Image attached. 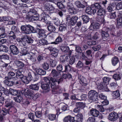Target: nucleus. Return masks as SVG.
Here are the masks:
<instances>
[{
  "label": "nucleus",
  "mask_w": 122,
  "mask_h": 122,
  "mask_svg": "<svg viewBox=\"0 0 122 122\" xmlns=\"http://www.w3.org/2000/svg\"><path fill=\"white\" fill-rule=\"evenodd\" d=\"M83 66V64L81 61H79L76 65V67L78 68H82Z\"/></svg>",
  "instance_id": "nucleus-62"
},
{
  "label": "nucleus",
  "mask_w": 122,
  "mask_h": 122,
  "mask_svg": "<svg viewBox=\"0 0 122 122\" xmlns=\"http://www.w3.org/2000/svg\"><path fill=\"white\" fill-rule=\"evenodd\" d=\"M5 80L3 81L4 84L9 86H13L14 84V81H10V78L8 76H5Z\"/></svg>",
  "instance_id": "nucleus-12"
},
{
  "label": "nucleus",
  "mask_w": 122,
  "mask_h": 122,
  "mask_svg": "<svg viewBox=\"0 0 122 122\" xmlns=\"http://www.w3.org/2000/svg\"><path fill=\"white\" fill-rule=\"evenodd\" d=\"M92 11H93V14L96 13L97 15L100 16H104L106 13V11L103 8L98 9L97 10L96 9H93Z\"/></svg>",
  "instance_id": "nucleus-5"
},
{
  "label": "nucleus",
  "mask_w": 122,
  "mask_h": 122,
  "mask_svg": "<svg viewBox=\"0 0 122 122\" xmlns=\"http://www.w3.org/2000/svg\"><path fill=\"white\" fill-rule=\"evenodd\" d=\"M10 49L11 53L14 55H17L19 53L18 48L15 45H10Z\"/></svg>",
  "instance_id": "nucleus-7"
},
{
  "label": "nucleus",
  "mask_w": 122,
  "mask_h": 122,
  "mask_svg": "<svg viewBox=\"0 0 122 122\" xmlns=\"http://www.w3.org/2000/svg\"><path fill=\"white\" fill-rule=\"evenodd\" d=\"M68 59V57L66 55L61 56L60 58L61 61L63 62H65Z\"/></svg>",
  "instance_id": "nucleus-39"
},
{
  "label": "nucleus",
  "mask_w": 122,
  "mask_h": 122,
  "mask_svg": "<svg viewBox=\"0 0 122 122\" xmlns=\"http://www.w3.org/2000/svg\"><path fill=\"white\" fill-rule=\"evenodd\" d=\"M7 92L8 94L9 92L13 96H16L19 94V93H21L20 91L16 89H14L11 88H10L9 90Z\"/></svg>",
  "instance_id": "nucleus-15"
},
{
  "label": "nucleus",
  "mask_w": 122,
  "mask_h": 122,
  "mask_svg": "<svg viewBox=\"0 0 122 122\" xmlns=\"http://www.w3.org/2000/svg\"><path fill=\"white\" fill-rule=\"evenodd\" d=\"M101 31H98L97 32L94 34L93 36V38L94 39H97L100 37V35L101 34Z\"/></svg>",
  "instance_id": "nucleus-42"
},
{
  "label": "nucleus",
  "mask_w": 122,
  "mask_h": 122,
  "mask_svg": "<svg viewBox=\"0 0 122 122\" xmlns=\"http://www.w3.org/2000/svg\"><path fill=\"white\" fill-rule=\"evenodd\" d=\"M76 51L78 53H81L82 52V50L81 48L79 46L77 45H76L75 46Z\"/></svg>",
  "instance_id": "nucleus-55"
},
{
  "label": "nucleus",
  "mask_w": 122,
  "mask_h": 122,
  "mask_svg": "<svg viewBox=\"0 0 122 122\" xmlns=\"http://www.w3.org/2000/svg\"><path fill=\"white\" fill-rule=\"evenodd\" d=\"M87 44L89 46H92L96 45V43L95 41H87Z\"/></svg>",
  "instance_id": "nucleus-59"
},
{
  "label": "nucleus",
  "mask_w": 122,
  "mask_h": 122,
  "mask_svg": "<svg viewBox=\"0 0 122 122\" xmlns=\"http://www.w3.org/2000/svg\"><path fill=\"white\" fill-rule=\"evenodd\" d=\"M75 5L78 8H84L85 7V6L82 4L78 1H76L75 3Z\"/></svg>",
  "instance_id": "nucleus-32"
},
{
  "label": "nucleus",
  "mask_w": 122,
  "mask_h": 122,
  "mask_svg": "<svg viewBox=\"0 0 122 122\" xmlns=\"http://www.w3.org/2000/svg\"><path fill=\"white\" fill-rule=\"evenodd\" d=\"M21 80L25 84H27L29 82V81L27 79V77L25 76H23Z\"/></svg>",
  "instance_id": "nucleus-48"
},
{
  "label": "nucleus",
  "mask_w": 122,
  "mask_h": 122,
  "mask_svg": "<svg viewBox=\"0 0 122 122\" xmlns=\"http://www.w3.org/2000/svg\"><path fill=\"white\" fill-rule=\"evenodd\" d=\"M92 10L91 8L90 7H88L85 10V12L86 13L90 15H91L92 14H93V11L92 10Z\"/></svg>",
  "instance_id": "nucleus-43"
},
{
  "label": "nucleus",
  "mask_w": 122,
  "mask_h": 122,
  "mask_svg": "<svg viewBox=\"0 0 122 122\" xmlns=\"http://www.w3.org/2000/svg\"><path fill=\"white\" fill-rule=\"evenodd\" d=\"M28 53V51L27 48L25 47H24L22 49L21 53L23 56L25 55Z\"/></svg>",
  "instance_id": "nucleus-40"
},
{
  "label": "nucleus",
  "mask_w": 122,
  "mask_h": 122,
  "mask_svg": "<svg viewBox=\"0 0 122 122\" xmlns=\"http://www.w3.org/2000/svg\"><path fill=\"white\" fill-rule=\"evenodd\" d=\"M116 26L118 28H121L122 27V16L117 19Z\"/></svg>",
  "instance_id": "nucleus-24"
},
{
  "label": "nucleus",
  "mask_w": 122,
  "mask_h": 122,
  "mask_svg": "<svg viewBox=\"0 0 122 122\" xmlns=\"http://www.w3.org/2000/svg\"><path fill=\"white\" fill-rule=\"evenodd\" d=\"M56 5H57L58 7L60 9L64 8L65 7L64 5L61 3L59 2H57V4L55 3Z\"/></svg>",
  "instance_id": "nucleus-64"
},
{
  "label": "nucleus",
  "mask_w": 122,
  "mask_h": 122,
  "mask_svg": "<svg viewBox=\"0 0 122 122\" xmlns=\"http://www.w3.org/2000/svg\"><path fill=\"white\" fill-rule=\"evenodd\" d=\"M35 114L36 117L40 118L41 117L42 113L41 111H38L35 112Z\"/></svg>",
  "instance_id": "nucleus-61"
},
{
  "label": "nucleus",
  "mask_w": 122,
  "mask_h": 122,
  "mask_svg": "<svg viewBox=\"0 0 122 122\" xmlns=\"http://www.w3.org/2000/svg\"><path fill=\"white\" fill-rule=\"evenodd\" d=\"M9 56L7 54H2L0 55V59L4 60H9Z\"/></svg>",
  "instance_id": "nucleus-37"
},
{
  "label": "nucleus",
  "mask_w": 122,
  "mask_h": 122,
  "mask_svg": "<svg viewBox=\"0 0 122 122\" xmlns=\"http://www.w3.org/2000/svg\"><path fill=\"white\" fill-rule=\"evenodd\" d=\"M6 36L5 28L3 27H0V38H5Z\"/></svg>",
  "instance_id": "nucleus-21"
},
{
  "label": "nucleus",
  "mask_w": 122,
  "mask_h": 122,
  "mask_svg": "<svg viewBox=\"0 0 122 122\" xmlns=\"http://www.w3.org/2000/svg\"><path fill=\"white\" fill-rule=\"evenodd\" d=\"M61 50L64 53H68V54L70 56L71 55L72 51L69 50V48L68 46H62L61 47Z\"/></svg>",
  "instance_id": "nucleus-16"
},
{
  "label": "nucleus",
  "mask_w": 122,
  "mask_h": 122,
  "mask_svg": "<svg viewBox=\"0 0 122 122\" xmlns=\"http://www.w3.org/2000/svg\"><path fill=\"white\" fill-rule=\"evenodd\" d=\"M14 63L18 68V70H23L25 65L24 63L22 61L17 60L15 61Z\"/></svg>",
  "instance_id": "nucleus-8"
},
{
  "label": "nucleus",
  "mask_w": 122,
  "mask_h": 122,
  "mask_svg": "<svg viewBox=\"0 0 122 122\" xmlns=\"http://www.w3.org/2000/svg\"><path fill=\"white\" fill-rule=\"evenodd\" d=\"M44 81L49 84H51V87L52 89V91L53 89V78L52 77L48 78L45 77L43 78Z\"/></svg>",
  "instance_id": "nucleus-11"
},
{
  "label": "nucleus",
  "mask_w": 122,
  "mask_h": 122,
  "mask_svg": "<svg viewBox=\"0 0 122 122\" xmlns=\"http://www.w3.org/2000/svg\"><path fill=\"white\" fill-rule=\"evenodd\" d=\"M28 117L30 119H31L32 121H33L34 119L35 116L33 113H30L28 115Z\"/></svg>",
  "instance_id": "nucleus-58"
},
{
  "label": "nucleus",
  "mask_w": 122,
  "mask_h": 122,
  "mask_svg": "<svg viewBox=\"0 0 122 122\" xmlns=\"http://www.w3.org/2000/svg\"><path fill=\"white\" fill-rule=\"evenodd\" d=\"M60 72H57L56 71L54 70V80L55 78H58L60 76Z\"/></svg>",
  "instance_id": "nucleus-46"
},
{
  "label": "nucleus",
  "mask_w": 122,
  "mask_h": 122,
  "mask_svg": "<svg viewBox=\"0 0 122 122\" xmlns=\"http://www.w3.org/2000/svg\"><path fill=\"white\" fill-rule=\"evenodd\" d=\"M119 60L116 57H114L112 59V63L114 66H115L118 63Z\"/></svg>",
  "instance_id": "nucleus-34"
},
{
  "label": "nucleus",
  "mask_w": 122,
  "mask_h": 122,
  "mask_svg": "<svg viewBox=\"0 0 122 122\" xmlns=\"http://www.w3.org/2000/svg\"><path fill=\"white\" fill-rule=\"evenodd\" d=\"M112 96L114 99L119 98L120 96V94L118 91L113 92L112 94Z\"/></svg>",
  "instance_id": "nucleus-30"
},
{
  "label": "nucleus",
  "mask_w": 122,
  "mask_h": 122,
  "mask_svg": "<svg viewBox=\"0 0 122 122\" xmlns=\"http://www.w3.org/2000/svg\"><path fill=\"white\" fill-rule=\"evenodd\" d=\"M30 103V101L29 100L26 99H24L22 101V105L25 106H27Z\"/></svg>",
  "instance_id": "nucleus-51"
},
{
  "label": "nucleus",
  "mask_w": 122,
  "mask_h": 122,
  "mask_svg": "<svg viewBox=\"0 0 122 122\" xmlns=\"http://www.w3.org/2000/svg\"><path fill=\"white\" fill-rule=\"evenodd\" d=\"M88 97L89 99L93 101H97L98 98V93L95 91L91 90L89 92Z\"/></svg>",
  "instance_id": "nucleus-2"
},
{
  "label": "nucleus",
  "mask_w": 122,
  "mask_h": 122,
  "mask_svg": "<svg viewBox=\"0 0 122 122\" xmlns=\"http://www.w3.org/2000/svg\"><path fill=\"white\" fill-rule=\"evenodd\" d=\"M23 42H25L28 43H32L33 41V40L30 37L26 35L22 36L21 38Z\"/></svg>",
  "instance_id": "nucleus-9"
},
{
  "label": "nucleus",
  "mask_w": 122,
  "mask_h": 122,
  "mask_svg": "<svg viewBox=\"0 0 122 122\" xmlns=\"http://www.w3.org/2000/svg\"><path fill=\"white\" fill-rule=\"evenodd\" d=\"M35 32L34 33H37L39 36V37L41 38L44 39L46 37L45 33V31L43 30H41L40 29L36 28Z\"/></svg>",
  "instance_id": "nucleus-10"
},
{
  "label": "nucleus",
  "mask_w": 122,
  "mask_h": 122,
  "mask_svg": "<svg viewBox=\"0 0 122 122\" xmlns=\"http://www.w3.org/2000/svg\"><path fill=\"white\" fill-rule=\"evenodd\" d=\"M9 49L5 45H0V51H2L4 52H7L8 51Z\"/></svg>",
  "instance_id": "nucleus-29"
},
{
  "label": "nucleus",
  "mask_w": 122,
  "mask_h": 122,
  "mask_svg": "<svg viewBox=\"0 0 122 122\" xmlns=\"http://www.w3.org/2000/svg\"><path fill=\"white\" fill-rule=\"evenodd\" d=\"M62 41V38L60 36H58L56 39L55 42H54V44H56Z\"/></svg>",
  "instance_id": "nucleus-57"
},
{
  "label": "nucleus",
  "mask_w": 122,
  "mask_h": 122,
  "mask_svg": "<svg viewBox=\"0 0 122 122\" xmlns=\"http://www.w3.org/2000/svg\"><path fill=\"white\" fill-rule=\"evenodd\" d=\"M78 19L77 17L74 16L71 18L69 15L66 16V20L70 24L72 25H74L77 22Z\"/></svg>",
  "instance_id": "nucleus-3"
},
{
  "label": "nucleus",
  "mask_w": 122,
  "mask_h": 122,
  "mask_svg": "<svg viewBox=\"0 0 122 122\" xmlns=\"http://www.w3.org/2000/svg\"><path fill=\"white\" fill-rule=\"evenodd\" d=\"M36 73L40 75H45L46 74V71L42 69H36Z\"/></svg>",
  "instance_id": "nucleus-25"
},
{
  "label": "nucleus",
  "mask_w": 122,
  "mask_h": 122,
  "mask_svg": "<svg viewBox=\"0 0 122 122\" xmlns=\"http://www.w3.org/2000/svg\"><path fill=\"white\" fill-rule=\"evenodd\" d=\"M118 117V115L116 112H113L110 113L108 115V119L110 121L114 122L116 120Z\"/></svg>",
  "instance_id": "nucleus-4"
},
{
  "label": "nucleus",
  "mask_w": 122,
  "mask_h": 122,
  "mask_svg": "<svg viewBox=\"0 0 122 122\" xmlns=\"http://www.w3.org/2000/svg\"><path fill=\"white\" fill-rule=\"evenodd\" d=\"M40 95L38 93H36L35 94H33L31 98L33 100H36L40 96Z\"/></svg>",
  "instance_id": "nucleus-53"
},
{
  "label": "nucleus",
  "mask_w": 122,
  "mask_h": 122,
  "mask_svg": "<svg viewBox=\"0 0 122 122\" xmlns=\"http://www.w3.org/2000/svg\"><path fill=\"white\" fill-rule=\"evenodd\" d=\"M68 10L71 13L74 14H76V10L75 8L73 6L72 8H71L69 9Z\"/></svg>",
  "instance_id": "nucleus-60"
},
{
  "label": "nucleus",
  "mask_w": 122,
  "mask_h": 122,
  "mask_svg": "<svg viewBox=\"0 0 122 122\" xmlns=\"http://www.w3.org/2000/svg\"><path fill=\"white\" fill-rule=\"evenodd\" d=\"M90 113L93 116L97 117L99 114V111L96 109L92 108L90 110Z\"/></svg>",
  "instance_id": "nucleus-19"
},
{
  "label": "nucleus",
  "mask_w": 122,
  "mask_h": 122,
  "mask_svg": "<svg viewBox=\"0 0 122 122\" xmlns=\"http://www.w3.org/2000/svg\"><path fill=\"white\" fill-rule=\"evenodd\" d=\"M28 58L33 62H35L36 61V56L35 55H28Z\"/></svg>",
  "instance_id": "nucleus-38"
},
{
  "label": "nucleus",
  "mask_w": 122,
  "mask_h": 122,
  "mask_svg": "<svg viewBox=\"0 0 122 122\" xmlns=\"http://www.w3.org/2000/svg\"><path fill=\"white\" fill-rule=\"evenodd\" d=\"M27 18L28 19V20L30 21H33L34 20H37L39 19L40 20L39 15L38 14H35L32 15L28 16Z\"/></svg>",
  "instance_id": "nucleus-14"
},
{
  "label": "nucleus",
  "mask_w": 122,
  "mask_h": 122,
  "mask_svg": "<svg viewBox=\"0 0 122 122\" xmlns=\"http://www.w3.org/2000/svg\"><path fill=\"white\" fill-rule=\"evenodd\" d=\"M29 87L30 89L36 91L38 90L39 89V86L37 84L30 85Z\"/></svg>",
  "instance_id": "nucleus-33"
},
{
  "label": "nucleus",
  "mask_w": 122,
  "mask_h": 122,
  "mask_svg": "<svg viewBox=\"0 0 122 122\" xmlns=\"http://www.w3.org/2000/svg\"><path fill=\"white\" fill-rule=\"evenodd\" d=\"M11 17L9 16H5L2 17V19L3 21H8L10 20H11Z\"/></svg>",
  "instance_id": "nucleus-50"
},
{
  "label": "nucleus",
  "mask_w": 122,
  "mask_h": 122,
  "mask_svg": "<svg viewBox=\"0 0 122 122\" xmlns=\"http://www.w3.org/2000/svg\"><path fill=\"white\" fill-rule=\"evenodd\" d=\"M103 81V82H104L105 84H106L107 85L109 84V81L111 79L109 77H105L102 79Z\"/></svg>",
  "instance_id": "nucleus-44"
},
{
  "label": "nucleus",
  "mask_w": 122,
  "mask_h": 122,
  "mask_svg": "<svg viewBox=\"0 0 122 122\" xmlns=\"http://www.w3.org/2000/svg\"><path fill=\"white\" fill-rule=\"evenodd\" d=\"M76 105L79 108H82L85 107V103L82 102H78L76 103Z\"/></svg>",
  "instance_id": "nucleus-47"
},
{
  "label": "nucleus",
  "mask_w": 122,
  "mask_h": 122,
  "mask_svg": "<svg viewBox=\"0 0 122 122\" xmlns=\"http://www.w3.org/2000/svg\"><path fill=\"white\" fill-rule=\"evenodd\" d=\"M5 106L7 107H12L13 105V102L12 101H7L5 102Z\"/></svg>",
  "instance_id": "nucleus-35"
},
{
  "label": "nucleus",
  "mask_w": 122,
  "mask_h": 122,
  "mask_svg": "<svg viewBox=\"0 0 122 122\" xmlns=\"http://www.w3.org/2000/svg\"><path fill=\"white\" fill-rule=\"evenodd\" d=\"M98 88L100 90H103L107 91V84L104 83L103 82H102L98 85Z\"/></svg>",
  "instance_id": "nucleus-18"
},
{
  "label": "nucleus",
  "mask_w": 122,
  "mask_h": 122,
  "mask_svg": "<svg viewBox=\"0 0 122 122\" xmlns=\"http://www.w3.org/2000/svg\"><path fill=\"white\" fill-rule=\"evenodd\" d=\"M92 51L90 50H88L85 52V54L88 58V60H91L92 59Z\"/></svg>",
  "instance_id": "nucleus-27"
},
{
  "label": "nucleus",
  "mask_w": 122,
  "mask_h": 122,
  "mask_svg": "<svg viewBox=\"0 0 122 122\" xmlns=\"http://www.w3.org/2000/svg\"><path fill=\"white\" fill-rule=\"evenodd\" d=\"M121 75L120 74H115L113 76V78L116 80H120L121 79Z\"/></svg>",
  "instance_id": "nucleus-45"
},
{
  "label": "nucleus",
  "mask_w": 122,
  "mask_h": 122,
  "mask_svg": "<svg viewBox=\"0 0 122 122\" xmlns=\"http://www.w3.org/2000/svg\"><path fill=\"white\" fill-rule=\"evenodd\" d=\"M24 70L22 69L21 70V71L20 70H18L17 71L16 74L17 78L20 79L21 80L23 77L24 76L21 73Z\"/></svg>",
  "instance_id": "nucleus-23"
},
{
  "label": "nucleus",
  "mask_w": 122,
  "mask_h": 122,
  "mask_svg": "<svg viewBox=\"0 0 122 122\" xmlns=\"http://www.w3.org/2000/svg\"><path fill=\"white\" fill-rule=\"evenodd\" d=\"M101 32L103 40L106 41L108 40L109 36V34L107 32L103 31H102Z\"/></svg>",
  "instance_id": "nucleus-20"
},
{
  "label": "nucleus",
  "mask_w": 122,
  "mask_h": 122,
  "mask_svg": "<svg viewBox=\"0 0 122 122\" xmlns=\"http://www.w3.org/2000/svg\"><path fill=\"white\" fill-rule=\"evenodd\" d=\"M82 18L83 20L85 23H87L89 22L90 18L87 16L84 15L82 16Z\"/></svg>",
  "instance_id": "nucleus-41"
},
{
  "label": "nucleus",
  "mask_w": 122,
  "mask_h": 122,
  "mask_svg": "<svg viewBox=\"0 0 122 122\" xmlns=\"http://www.w3.org/2000/svg\"><path fill=\"white\" fill-rule=\"evenodd\" d=\"M41 87L45 92H47L50 90L49 84L48 83L41 84Z\"/></svg>",
  "instance_id": "nucleus-17"
},
{
  "label": "nucleus",
  "mask_w": 122,
  "mask_h": 122,
  "mask_svg": "<svg viewBox=\"0 0 122 122\" xmlns=\"http://www.w3.org/2000/svg\"><path fill=\"white\" fill-rule=\"evenodd\" d=\"M22 94L21 92L19 93L17 96L16 97H14L13 99L16 102L20 103L22 100L23 97L21 95Z\"/></svg>",
  "instance_id": "nucleus-22"
},
{
  "label": "nucleus",
  "mask_w": 122,
  "mask_h": 122,
  "mask_svg": "<svg viewBox=\"0 0 122 122\" xmlns=\"http://www.w3.org/2000/svg\"><path fill=\"white\" fill-rule=\"evenodd\" d=\"M75 61V58L74 56H71L70 57L69 60V63L71 65H72L74 63Z\"/></svg>",
  "instance_id": "nucleus-63"
},
{
  "label": "nucleus",
  "mask_w": 122,
  "mask_h": 122,
  "mask_svg": "<svg viewBox=\"0 0 122 122\" xmlns=\"http://www.w3.org/2000/svg\"><path fill=\"white\" fill-rule=\"evenodd\" d=\"M34 92L30 90H27V91L25 92V95L27 96L28 97H29L31 98L33 95Z\"/></svg>",
  "instance_id": "nucleus-28"
},
{
  "label": "nucleus",
  "mask_w": 122,
  "mask_h": 122,
  "mask_svg": "<svg viewBox=\"0 0 122 122\" xmlns=\"http://www.w3.org/2000/svg\"><path fill=\"white\" fill-rule=\"evenodd\" d=\"M39 42L41 45L47 44V41L44 39H41L39 40Z\"/></svg>",
  "instance_id": "nucleus-56"
},
{
  "label": "nucleus",
  "mask_w": 122,
  "mask_h": 122,
  "mask_svg": "<svg viewBox=\"0 0 122 122\" xmlns=\"http://www.w3.org/2000/svg\"><path fill=\"white\" fill-rule=\"evenodd\" d=\"M22 32L25 34H29L31 33H34L36 28L30 25L22 26L20 27Z\"/></svg>",
  "instance_id": "nucleus-1"
},
{
  "label": "nucleus",
  "mask_w": 122,
  "mask_h": 122,
  "mask_svg": "<svg viewBox=\"0 0 122 122\" xmlns=\"http://www.w3.org/2000/svg\"><path fill=\"white\" fill-rule=\"evenodd\" d=\"M44 8L46 11H53V7L52 5H50L49 3L46 2L44 3Z\"/></svg>",
  "instance_id": "nucleus-13"
},
{
  "label": "nucleus",
  "mask_w": 122,
  "mask_h": 122,
  "mask_svg": "<svg viewBox=\"0 0 122 122\" xmlns=\"http://www.w3.org/2000/svg\"><path fill=\"white\" fill-rule=\"evenodd\" d=\"M41 20L43 22H45L47 20L46 15L44 13H42L41 15Z\"/></svg>",
  "instance_id": "nucleus-36"
},
{
  "label": "nucleus",
  "mask_w": 122,
  "mask_h": 122,
  "mask_svg": "<svg viewBox=\"0 0 122 122\" xmlns=\"http://www.w3.org/2000/svg\"><path fill=\"white\" fill-rule=\"evenodd\" d=\"M94 9H96L97 10L102 8L101 5L98 3H95L94 4Z\"/></svg>",
  "instance_id": "nucleus-52"
},
{
  "label": "nucleus",
  "mask_w": 122,
  "mask_h": 122,
  "mask_svg": "<svg viewBox=\"0 0 122 122\" xmlns=\"http://www.w3.org/2000/svg\"><path fill=\"white\" fill-rule=\"evenodd\" d=\"M100 27V24L97 22H93L91 24V27L92 28L93 30H96L99 29Z\"/></svg>",
  "instance_id": "nucleus-26"
},
{
  "label": "nucleus",
  "mask_w": 122,
  "mask_h": 122,
  "mask_svg": "<svg viewBox=\"0 0 122 122\" xmlns=\"http://www.w3.org/2000/svg\"><path fill=\"white\" fill-rule=\"evenodd\" d=\"M49 64L45 62L43 65L42 67L45 70H48L49 68Z\"/></svg>",
  "instance_id": "nucleus-54"
},
{
  "label": "nucleus",
  "mask_w": 122,
  "mask_h": 122,
  "mask_svg": "<svg viewBox=\"0 0 122 122\" xmlns=\"http://www.w3.org/2000/svg\"><path fill=\"white\" fill-rule=\"evenodd\" d=\"M76 118L79 122H81L83 118V115L81 113H78L76 115Z\"/></svg>",
  "instance_id": "nucleus-31"
},
{
  "label": "nucleus",
  "mask_w": 122,
  "mask_h": 122,
  "mask_svg": "<svg viewBox=\"0 0 122 122\" xmlns=\"http://www.w3.org/2000/svg\"><path fill=\"white\" fill-rule=\"evenodd\" d=\"M78 79L81 86H85L87 85L88 83L86 79L83 76L81 75H79Z\"/></svg>",
  "instance_id": "nucleus-6"
},
{
  "label": "nucleus",
  "mask_w": 122,
  "mask_h": 122,
  "mask_svg": "<svg viewBox=\"0 0 122 122\" xmlns=\"http://www.w3.org/2000/svg\"><path fill=\"white\" fill-rule=\"evenodd\" d=\"M56 20V19H55L54 20ZM54 22L55 25V26H54V29H55V30H56V29H57V30H58V27L60 25L59 20H57L56 22H55V21L54 20Z\"/></svg>",
  "instance_id": "nucleus-49"
}]
</instances>
